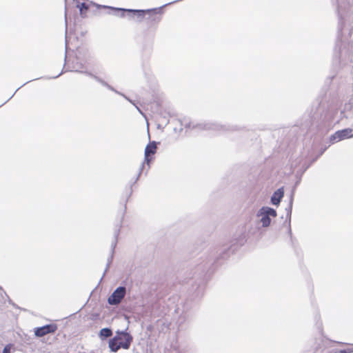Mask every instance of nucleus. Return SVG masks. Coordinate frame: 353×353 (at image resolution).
Here are the masks:
<instances>
[{
  "label": "nucleus",
  "mask_w": 353,
  "mask_h": 353,
  "mask_svg": "<svg viewBox=\"0 0 353 353\" xmlns=\"http://www.w3.org/2000/svg\"><path fill=\"white\" fill-rule=\"evenodd\" d=\"M112 255L111 256L110 259L108 260V265H107V267L105 268V272L108 270V268H109V265L111 262V260H112Z\"/></svg>",
  "instance_id": "obj_19"
},
{
  "label": "nucleus",
  "mask_w": 353,
  "mask_h": 353,
  "mask_svg": "<svg viewBox=\"0 0 353 353\" xmlns=\"http://www.w3.org/2000/svg\"><path fill=\"white\" fill-rule=\"evenodd\" d=\"M353 107V98L350 99L349 103H345L343 109L341 110V115L345 118H349L352 117L351 110Z\"/></svg>",
  "instance_id": "obj_12"
},
{
  "label": "nucleus",
  "mask_w": 353,
  "mask_h": 353,
  "mask_svg": "<svg viewBox=\"0 0 353 353\" xmlns=\"http://www.w3.org/2000/svg\"><path fill=\"white\" fill-rule=\"evenodd\" d=\"M132 341V336L125 332H117L114 337L109 341V347L112 352H117L120 347L128 350Z\"/></svg>",
  "instance_id": "obj_2"
},
{
  "label": "nucleus",
  "mask_w": 353,
  "mask_h": 353,
  "mask_svg": "<svg viewBox=\"0 0 353 353\" xmlns=\"http://www.w3.org/2000/svg\"><path fill=\"white\" fill-rule=\"evenodd\" d=\"M170 3H166V4L163 5V7H165V6H168V5H170Z\"/></svg>",
  "instance_id": "obj_27"
},
{
  "label": "nucleus",
  "mask_w": 353,
  "mask_h": 353,
  "mask_svg": "<svg viewBox=\"0 0 353 353\" xmlns=\"http://www.w3.org/2000/svg\"><path fill=\"white\" fill-rule=\"evenodd\" d=\"M65 23H68V21H67V17L65 16Z\"/></svg>",
  "instance_id": "obj_28"
},
{
  "label": "nucleus",
  "mask_w": 353,
  "mask_h": 353,
  "mask_svg": "<svg viewBox=\"0 0 353 353\" xmlns=\"http://www.w3.org/2000/svg\"><path fill=\"white\" fill-rule=\"evenodd\" d=\"M3 353H10V346L9 345L3 348Z\"/></svg>",
  "instance_id": "obj_17"
},
{
  "label": "nucleus",
  "mask_w": 353,
  "mask_h": 353,
  "mask_svg": "<svg viewBox=\"0 0 353 353\" xmlns=\"http://www.w3.org/2000/svg\"><path fill=\"white\" fill-rule=\"evenodd\" d=\"M170 3H166V4L163 5V7H165V6H168V5H170Z\"/></svg>",
  "instance_id": "obj_26"
},
{
  "label": "nucleus",
  "mask_w": 353,
  "mask_h": 353,
  "mask_svg": "<svg viewBox=\"0 0 353 353\" xmlns=\"http://www.w3.org/2000/svg\"><path fill=\"white\" fill-rule=\"evenodd\" d=\"M182 125H184L185 128H199L200 129H205V130L218 129L219 127L218 125H214V124H205V125L194 124V123L188 121L187 119H184L182 121Z\"/></svg>",
  "instance_id": "obj_9"
},
{
  "label": "nucleus",
  "mask_w": 353,
  "mask_h": 353,
  "mask_svg": "<svg viewBox=\"0 0 353 353\" xmlns=\"http://www.w3.org/2000/svg\"><path fill=\"white\" fill-rule=\"evenodd\" d=\"M353 137L352 130L350 128L339 130L330 137V141L337 142L343 139Z\"/></svg>",
  "instance_id": "obj_8"
},
{
  "label": "nucleus",
  "mask_w": 353,
  "mask_h": 353,
  "mask_svg": "<svg viewBox=\"0 0 353 353\" xmlns=\"http://www.w3.org/2000/svg\"><path fill=\"white\" fill-rule=\"evenodd\" d=\"M84 69H85L84 65L81 62L77 61L76 63H73L72 70L75 71V72H81V73H84V74H87L88 76L91 77L92 78L95 79L97 81L100 83L103 86H105L109 90H112V91H113V92H116V93L123 96L125 99H127L130 103L134 104V103L128 97H127L125 95H124V94L120 93L119 92H118L117 90H116L113 87H112L110 85L107 83L105 81L101 79L100 77L93 74L92 73H91V72H88V71H87L86 70H84Z\"/></svg>",
  "instance_id": "obj_4"
},
{
  "label": "nucleus",
  "mask_w": 353,
  "mask_h": 353,
  "mask_svg": "<svg viewBox=\"0 0 353 353\" xmlns=\"http://www.w3.org/2000/svg\"><path fill=\"white\" fill-rule=\"evenodd\" d=\"M353 352V348H349L347 350H342L340 353H352Z\"/></svg>",
  "instance_id": "obj_18"
},
{
  "label": "nucleus",
  "mask_w": 353,
  "mask_h": 353,
  "mask_svg": "<svg viewBox=\"0 0 353 353\" xmlns=\"http://www.w3.org/2000/svg\"><path fill=\"white\" fill-rule=\"evenodd\" d=\"M338 13L341 26V40L344 43L353 41V0L339 2Z\"/></svg>",
  "instance_id": "obj_1"
},
{
  "label": "nucleus",
  "mask_w": 353,
  "mask_h": 353,
  "mask_svg": "<svg viewBox=\"0 0 353 353\" xmlns=\"http://www.w3.org/2000/svg\"><path fill=\"white\" fill-rule=\"evenodd\" d=\"M112 335V332L110 328H103L100 331L101 338H108Z\"/></svg>",
  "instance_id": "obj_15"
},
{
  "label": "nucleus",
  "mask_w": 353,
  "mask_h": 353,
  "mask_svg": "<svg viewBox=\"0 0 353 353\" xmlns=\"http://www.w3.org/2000/svg\"><path fill=\"white\" fill-rule=\"evenodd\" d=\"M77 7L79 9L81 14L83 16L85 14L86 11L88 10L89 6L86 3H79L77 2Z\"/></svg>",
  "instance_id": "obj_14"
},
{
  "label": "nucleus",
  "mask_w": 353,
  "mask_h": 353,
  "mask_svg": "<svg viewBox=\"0 0 353 353\" xmlns=\"http://www.w3.org/2000/svg\"><path fill=\"white\" fill-rule=\"evenodd\" d=\"M170 3H166V4L163 5V7H165V6H168V5H170Z\"/></svg>",
  "instance_id": "obj_25"
},
{
  "label": "nucleus",
  "mask_w": 353,
  "mask_h": 353,
  "mask_svg": "<svg viewBox=\"0 0 353 353\" xmlns=\"http://www.w3.org/2000/svg\"><path fill=\"white\" fill-rule=\"evenodd\" d=\"M125 288L120 286L117 288L113 293L108 297V302L110 305H118L125 294Z\"/></svg>",
  "instance_id": "obj_7"
},
{
  "label": "nucleus",
  "mask_w": 353,
  "mask_h": 353,
  "mask_svg": "<svg viewBox=\"0 0 353 353\" xmlns=\"http://www.w3.org/2000/svg\"><path fill=\"white\" fill-rule=\"evenodd\" d=\"M143 167H144V163L142 165V166H141V168L140 169V172H141V170H143ZM141 174V172H139V174Z\"/></svg>",
  "instance_id": "obj_22"
},
{
  "label": "nucleus",
  "mask_w": 353,
  "mask_h": 353,
  "mask_svg": "<svg viewBox=\"0 0 353 353\" xmlns=\"http://www.w3.org/2000/svg\"><path fill=\"white\" fill-rule=\"evenodd\" d=\"M284 194L282 188L277 190L271 197V202L273 205H278Z\"/></svg>",
  "instance_id": "obj_13"
},
{
  "label": "nucleus",
  "mask_w": 353,
  "mask_h": 353,
  "mask_svg": "<svg viewBox=\"0 0 353 353\" xmlns=\"http://www.w3.org/2000/svg\"><path fill=\"white\" fill-rule=\"evenodd\" d=\"M136 108L137 109V110H138L141 114H142V112H141V110L139 109V107L136 106Z\"/></svg>",
  "instance_id": "obj_20"
},
{
  "label": "nucleus",
  "mask_w": 353,
  "mask_h": 353,
  "mask_svg": "<svg viewBox=\"0 0 353 353\" xmlns=\"http://www.w3.org/2000/svg\"><path fill=\"white\" fill-rule=\"evenodd\" d=\"M60 74H59L57 75L56 77H54V78H56V77H59V76Z\"/></svg>",
  "instance_id": "obj_29"
},
{
  "label": "nucleus",
  "mask_w": 353,
  "mask_h": 353,
  "mask_svg": "<svg viewBox=\"0 0 353 353\" xmlns=\"http://www.w3.org/2000/svg\"><path fill=\"white\" fill-rule=\"evenodd\" d=\"M157 143L155 141H152L150 143L145 149V163L149 165L151 158L150 156L152 154H154L157 152Z\"/></svg>",
  "instance_id": "obj_11"
},
{
  "label": "nucleus",
  "mask_w": 353,
  "mask_h": 353,
  "mask_svg": "<svg viewBox=\"0 0 353 353\" xmlns=\"http://www.w3.org/2000/svg\"><path fill=\"white\" fill-rule=\"evenodd\" d=\"M125 339H119V342H124Z\"/></svg>",
  "instance_id": "obj_23"
},
{
  "label": "nucleus",
  "mask_w": 353,
  "mask_h": 353,
  "mask_svg": "<svg viewBox=\"0 0 353 353\" xmlns=\"http://www.w3.org/2000/svg\"><path fill=\"white\" fill-rule=\"evenodd\" d=\"M136 108L137 109V110H138L141 114H142V112H141V110L139 109V107L136 106Z\"/></svg>",
  "instance_id": "obj_21"
},
{
  "label": "nucleus",
  "mask_w": 353,
  "mask_h": 353,
  "mask_svg": "<svg viewBox=\"0 0 353 353\" xmlns=\"http://www.w3.org/2000/svg\"><path fill=\"white\" fill-rule=\"evenodd\" d=\"M259 223L262 224L264 228L270 225L272 218L276 216V212L270 207H262L256 213Z\"/></svg>",
  "instance_id": "obj_5"
},
{
  "label": "nucleus",
  "mask_w": 353,
  "mask_h": 353,
  "mask_svg": "<svg viewBox=\"0 0 353 353\" xmlns=\"http://www.w3.org/2000/svg\"><path fill=\"white\" fill-rule=\"evenodd\" d=\"M57 330V325L50 324L41 327H37L35 330V335L37 336L41 337L47 334L54 332Z\"/></svg>",
  "instance_id": "obj_10"
},
{
  "label": "nucleus",
  "mask_w": 353,
  "mask_h": 353,
  "mask_svg": "<svg viewBox=\"0 0 353 353\" xmlns=\"http://www.w3.org/2000/svg\"><path fill=\"white\" fill-rule=\"evenodd\" d=\"M148 14L149 15L148 19L150 21L159 22L161 20V18L156 17L157 14H154V12Z\"/></svg>",
  "instance_id": "obj_16"
},
{
  "label": "nucleus",
  "mask_w": 353,
  "mask_h": 353,
  "mask_svg": "<svg viewBox=\"0 0 353 353\" xmlns=\"http://www.w3.org/2000/svg\"><path fill=\"white\" fill-rule=\"evenodd\" d=\"M84 69H85L84 65L81 62L77 61L76 63H73L72 70L75 71V72H81V73H84V74H87L88 76L91 77L92 78L95 79L97 81L100 83L103 86H105L109 90H112V91H113V92H116V93L123 96L125 99H127L130 103L134 104V103L128 97H127L125 95H124V94L120 93L119 92H118L117 90H116L113 87H112L110 85L107 83L105 81L101 79L100 77L93 74L92 73H91V72H88V71H87L86 70H84Z\"/></svg>",
  "instance_id": "obj_3"
},
{
  "label": "nucleus",
  "mask_w": 353,
  "mask_h": 353,
  "mask_svg": "<svg viewBox=\"0 0 353 353\" xmlns=\"http://www.w3.org/2000/svg\"><path fill=\"white\" fill-rule=\"evenodd\" d=\"M109 8L113 10L114 11V14L117 16H120L121 17H124V12H132L134 14H137L138 17L143 18L145 14H150L154 12V14L161 13V7L154 9L149 10H132V9H123V8H115L112 7H108Z\"/></svg>",
  "instance_id": "obj_6"
},
{
  "label": "nucleus",
  "mask_w": 353,
  "mask_h": 353,
  "mask_svg": "<svg viewBox=\"0 0 353 353\" xmlns=\"http://www.w3.org/2000/svg\"><path fill=\"white\" fill-rule=\"evenodd\" d=\"M170 3H166V4L163 5V7H165V6H168V5H170Z\"/></svg>",
  "instance_id": "obj_24"
}]
</instances>
